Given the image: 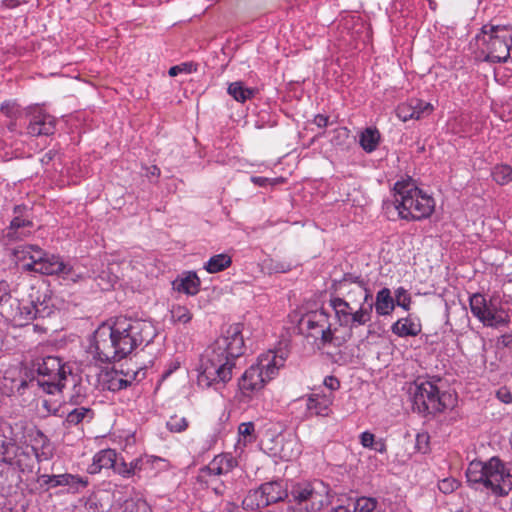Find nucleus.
<instances>
[{"label": "nucleus", "mask_w": 512, "mask_h": 512, "mask_svg": "<svg viewBox=\"0 0 512 512\" xmlns=\"http://www.w3.org/2000/svg\"><path fill=\"white\" fill-rule=\"evenodd\" d=\"M363 295H362V298L359 302V306L360 305H364V306H367L368 304H372V298H373V295H372V292L370 291V289L367 287V284L366 282L364 283V290H363Z\"/></svg>", "instance_id": "nucleus-53"}, {"label": "nucleus", "mask_w": 512, "mask_h": 512, "mask_svg": "<svg viewBox=\"0 0 512 512\" xmlns=\"http://www.w3.org/2000/svg\"><path fill=\"white\" fill-rule=\"evenodd\" d=\"M169 431L174 433H181L188 428V421L185 417L171 416L166 423Z\"/></svg>", "instance_id": "nucleus-41"}, {"label": "nucleus", "mask_w": 512, "mask_h": 512, "mask_svg": "<svg viewBox=\"0 0 512 512\" xmlns=\"http://www.w3.org/2000/svg\"><path fill=\"white\" fill-rule=\"evenodd\" d=\"M27 134L32 137L50 136L56 130V118L40 108H34L29 114Z\"/></svg>", "instance_id": "nucleus-17"}, {"label": "nucleus", "mask_w": 512, "mask_h": 512, "mask_svg": "<svg viewBox=\"0 0 512 512\" xmlns=\"http://www.w3.org/2000/svg\"><path fill=\"white\" fill-rule=\"evenodd\" d=\"M471 313L484 326L499 328L507 326L510 322L508 312L502 306L499 294L494 293L487 300L484 295L475 293L469 298Z\"/></svg>", "instance_id": "nucleus-11"}, {"label": "nucleus", "mask_w": 512, "mask_h": 512, "mask_svg": "<svg viewBox=\"0 0 512 512\" xmlns=\"http://www.w3.org/2000/svg\"><path fill=\"white\" fill-rule=\"evenodd\" d=\"M380 139V132L377 128L367 127L359 135V144L366 153H372L377 149Z\"/></svg>", "instance_id": "nucleus-26"}, {"label": "nucleus", "mask_w": 512, "mask_h": 512, "mask_svg": "<svg viewBox=\"0 0 512 512\" xmlns=\"http://www.w3.org/2000/svg\"><path fill=\"white\" fill-rule=\"evenodd\" d=\"M324 386L330 390V392L333 393V391L339 389L340 382L339 380L334 376H327L324 379Z\"/></svg>", "instance_id": "nucleus-50"}, {"label": "nucleus", "mask_w": 512, "mask_h": 512, "mask_svg": "<svg viewBox=\"0 0 512 512\" xmlns=\"http://www.w3.org/2000/svg\"><path fill=\"white\" fill-rule=\"evenodd\" d=\"M363 290H364V285H359V286H352V287L348 286L347 290H341V291L346 294L349 302L359 303L362 298L363 292H364Z\"/></svg>", "instance_id": "nucleus-43"}, {"label": "nucleus", "mask_w": 512, "mask_h": 512, "mask_svg": "<svg viewBox=\"0 0 512 512\" xmlns=\"http://www.w3.org/2000/svg\"><path fill=\"white\" fill-rule=\"evenodd\" d=\"M330 487L321 480L292 484L285 512H320L330 503Z\"/></svg>", "instance_id": "nucleus-6"}, {"label": "nucleus", "mask_w": 512, "mask_h": 512, "mask_svg": "<svg viewBox=\"0 0 512 512\" xmlns=\"http://www.w3.org/2000/svg\"><path fill=\"white\" fill-rule=\"evenodd\" d=\"M313 123L319 128H325L329 124V117L327 115L317 114L313 119Z\"/></svg>", "instance_id": "nucleus-55"}, {"label": "nucleus", "mask_w": 512, "mask_h": 512, "mask_svg": "<svg viewBox=\"0 0 512 512\" xmlns=\"http://www.w3.org/2000/svg\"><path fill=\"white\" fill-rule=\"evenodd\" d=\"M0 111L8 118H16L19 113L16 103L13 101H5L2 103Z\"/></svg>", "instance_id": "nucleus-47"}, {"label": "nucleus", "mask_w": 512, "mask_h": 512, "mask_svg": "<svg viewBox=\"0 0 512 512\" xmlns=\"http://www.w3.org/2000/svg\"><path fill=\"white\" fill-rule=\"evenodd\" d=\"M330 306L333 308L340 326L353 329L367 324L372 319V304L360 305L357 310H353L348 300L342 297H333L330 299Z\"/></svg>", "instance_id": "nucleus-13"}, {"label": "nucleus", "mask_w": 512, "mask_h": 512, "mask_svg": "<svg viewBox=\"0 0 512 512\" xmlns=\"http://www.w3.org/2000/svg\"><path fill=\"white\" fill-rule=\"evenodd\" d=\"M13 444L11 439H8L5 435L0 434V461L6 462L9 456V451Z\"/></svg>", "instance_id": "nucleus-45"}, {"label": "nucleus", "mask_w": 512, "mask_h": 512, "mask_svg": "<svg viewBox=\"0 0 512 512\" xmlns=\"http://www.w3.org/2000/svg\"><path fill=\"white\" fill-rule=\"evenodd\" d=\"M60 485L68 486L75 493L80 488H85L88 485V479L79 475L64 473L60 474Z\"/></svg>", "instance_id": "nucleus-33"}, {"label": "nucleus", "mask_w": 512, "mask_h": 512, "mask_svg": "<svg viewBox=\"0 0 512 512\" xmlns=\"http://www.w3.org/2000/svg\"><path fill=\"white\" fill-rule=\"evenodd\" d=\"M331 512H350L346 507L344 506H338L336 508H333Z\"/></svg>", "instance_id": "nucleus-64"}, {"label": "nucleus", "mask_w": 512, "mask_h": 512, "mask_svg": "<svg viewBox=\"0 0 512 512\" xmlns=\"http://www.w3.org/2000/svg\"><path fill=\"white\" fill-rule=\"evenodd\" d=\"M227 92L237 102L244 103L254 97L256 89L246 87L242 81H235L229 84Z\"/></svg>", "instance_id": "nucleus-27"}, {"label": "nucleus", "mask_w": 512, "mask_h": 512, "mask_svg": "<svg viewBox=\"0 0 512 512\" xmlns=\"http://www.w3.org/2000/svg\"><path fill=\"white\" fill-rule=\"evenodd\" d=\"M413 409L423 415H435L453 408L456 397L450 393L441 392L438 386L430 380L415 384L413 392Z\"/></svg>", "instance_id": "nucleus-10"}, {"label": "nucleus", "mask_w": 512, "mask_h": 512, "mask_svg": "<svg viewBox=\"0 0 512 512\" xmlns=\"http://www.w3.org/2000/svg\"><path fill=\"white\" fill-rule=\"evenodd\" d=\"M459 487V482L454 478H445L438 483L439 490L444 494H449Z\"/></svg>", "instance_id": "nucleus-44"}, {"label": "nucleus", "mask_w": 512, "mask_h": 512, "mask_svg": "<svg viewBox=\"0 0 512 512\" xmlns=\"http://www.w3.org/2000/svg\"><path fill=\"white\" fill-rule=\"evenodd\" d=\"M242 331V324L234 323L205 349L198 368L199 386L210 388L218 384L225 385L232 379L235 361L244 354Z\"/></svg>", "instance_id": "nucleus-2"}, {"label": "nucleus", "mask_w": 512, "mask_h": 512, "mask_svg": "<svg viewBox=\"0 0 512 512\" xmlns=\"http://www.w3.org/2000/svg\"><path fill=\"white\" fill-rule=\"evenodd\" d=\"M334 401L332 392H316L306 398V417H327L331 413V405Z\"/></svg>", "instance_id": "nucleus-20"}, {"label": "nucleus", "mask_w": 512, "mask_h": 512, "mask_svg": "<svg viewBox=\"0 0 512 512\" xmlns=\"http://www.w3.org/2000/svg\"><path fill=\"white\" fill-rule=\"evenodd\" d=\"M483 61L504 63L510 58L512 48V27L508 25L485 24L475 38Z\"/></svg>", "instance_id": "nucleus-7"}, {"label": "nucleus", "mask_w": 512, "mask_h": 512, "mask_svg": "<svg viewBox=\"0 0 512 512\" xmlns=\"http://www.w3.org/2000/svg\"><path fill=\"white\" fill-rule=\"evenodd\" d=\"M512 473L497 456L487 461L474 460L466 470L468 485L480 491H487L495 497H506L512 490Z\"/></svg>", "instance_id": "nucleus-3"}, {"label": "nucleus", "mask_w": 512, "mask_h": 512, "mask_svg": "<svg viewBox=\"0 0 512 512\" xmlns=\"http://www.w3.org/2000/svg\"><path fill=\"white\" fill-rule=\"evenodd\" d=\"M20 5L21 1L19 0H2L0 3L2 9H15Z\"/></svg>", "instance_id": "nucleus-56"}, {"label": "nucleus", "mask_w": 512, "mask_h": 512, "mask_svg": "<svg viewBox=\"0 0 512 512\" xmlns=\"http://www.w3.org/2000/svg\"><path fill=\"white\" fill-rule=\"evenodd\" d=\"M493 180L501 186L512 182V167L508 164H496L491 171Z\"/></svg>", "instance_id": "nucleus-30"}, {"label": "nucleus", "mask_w": 512, "mask_h": 512, "mask_svg": "<svg viewBox=\"0 0 512 512\" xmlns=\"http://www.w3.org/2000/svg\"><path fill=\"white\" fill-rule=\"evenodd\" d=\"M140 374L144 377L145 372L139 369L132 371V375H130L129 370L125 373L116 370L106 371L100 375L102 389L113 392L119 391L129 386L133 380H137Z\"/></svg>", "instance_id": "nucleus-18"}, {"label": "nucleus", "mask_w": 512, "mask_h": 512, "mask_svg": "<svg viewBox=\"0 0 512 512\" xmlns=\"http://www.w3.org/2000/svg\"><path fill=\"white\" fill-rule=\"evenodd\" d=\"M238 506L234 502H227L225 506V510L227 512H234Z\"/></svg>", "instance_id": "nucleus-61"}, {"label": "nucleus", "mask_w": 512, "mask_h": 512, "mask_svg": "<svg viewBox=\"0 0 512 512\" xmlns=\"http://www.w3.org/2000/svg\"><path fill=\"white\" fill-rule=\"evenodd\" d=\"M251 181L255 184V185H258V186H265L268 182H269V179L268 178H265V177H260V176H253L251 178Z\"/></svg>", "instance_id": "nucleus-60"}, {"label": "nucleus", "mask_w": 512, "mask_h": 512, "mask_svg": "<svg viewBox=\"0 0 512 512\" xmlns=\"http://www.w3.org/2000/svg\"><path fill=\"white\" fill-rule=\"evenodd\" d=\"M375 436L369 431H365L360 435V443L363 447L371 449L374 447Z\"/></svg>", "instance_id": "nucleus-49"}, {"label": "nucleus", "mask_w": 512, "mask_h": 512, "mask_svg": "<svg viewBox=\"0 0 512 512\" xmlns=\"http://www.w3.org/2000/svg\"><path fill=\"white\" fill-rule=\"evenodd\" d=\"M433 111V106L421 99L413 98L401 103L396 108L397 117L403 122L415 119L419 120L428 116Z\"/></svg>", "instance_id": "nucleus-19"}, {"label": "nucleus", "mask_w": 512, "mask_h": 512, "mask_svg": "<svg viewBox=\"0 0 512 512\" xmlns=\"http://www.w3.org/2000/svg\"><path fill=\"white\" fill-rule=\"evenodd\" d=\"M365 281L364 279L359 275H354L352 273H346L343 275V277L334 282V288L335 290H347V287L359 286L364 285Z\"/></svg>", "instance_id": "nucleus-35"}, {"label": "nucleus", "mask_w": 512, "mask_h": 512, "mask_svg": "<svg viewBox=\"0 0 512 512\" xmlns=\"http://www.w3.org/2000/svg\"><path fill=\"white\" fill-rule=\"evenodd\" d=\"M36 370L38 373L37 383L48 394L59 392L64 387V381L70 368L57 356H46L37 360Z\"/></svg>", "instance_id": "nucleus-12"}, {"label": "nucleus", "mask_w": 512, "mask_h": 512, "mask_svg": "<svg viewBox=\"0 0 512 512\" xmlns=\"http://www.w3.org/2000/svg\"><path fill=\"white\" fill-rule=\"evenodd\" d=\"M496 395H497V398H498L501 402H503V403H505V404H509V403H511V402H512V394H511V392H510L508 389H506V388H501V389H499V390L497 391V394H496Z\"/></svg>", "instance_id": "nucleus-52"}, {"label": "nucleus", "mask_w": 512, "mask_h": 512, "mask_svg": "<svg viewBox=\"0 0 512 512\" xmlns=\"http://www.w3.org/2000/svg\"><path fill=\"white\" fill-rule=\"evenodd\" d=\"M421 330L420 322L411 317L401 318L391 326L392 333L402 338L415 337L421 333Z\"/></svg>", "instance_id": "nucleus-21"}, {"label": "nucleus", "mask_w": 512, "mask_h": 512, "mask_svg": "<svg viewBox=\"0 0 512 512\" xmlns=\"http://www.w3.org/2000/svg\"><path fill=\"white\" fill-rule=\"evenodd\" d=\"M162 459L155 456H140L134 459V469L136 471V476L141 477L142 473H149L154 470V465L157 462H160Z\"/></svg>", "instance_id": "nucleus-31"}, {"label": "nucleus", "mask_w": 512, "mask_h": 512, "mask_svg": "<svg viewBox=\"0 0 512 512\" xmlns=\"http://www.w3.org/2000/svg\"><path fill=\"white\" fill-rule=\"evenodd\" d=\"M330 314L324 309L309 311L300 320V329L307 339L318 349L326 347L340 348L351 337V333L338 334V329L332 328Z\"/></svg>", "instance_id": "nucleus-5"}, {"label": "nucleus", "mask_w": 512, "mask_h": 512, "mask_svg": "<svg viewBox=\"0 0 512 512\" xmlns=\"http://www.w3.org/2000/svg\"><path fill=\"white\" fill-rule=\"evenodd\" d=\"M80 390L81 388L79 387L78 390L70 397V405H74L75 407L71 409L67 407L66 411H64L66 416L62 424L67 430L83 423H90L95 417L93 409L82 405L86 396L81 394Z\"/></svg>", "instance_id": "nucleus-15"}, {"label": "nucleus", "mask_w": 512, "mask_h": 512, "mask_svg": "<svg viewBox=\"0 0 512 512\" xmlns=\"http://www.w3.org/2000/svg\"><path fill=\"white\" fill-rule=\"evenodd\" d=\"M32 448L38 461L48 460L52 457L50 440L41 431L37 432L35 444Z\"/></svg>", "instance_id": "nucleus-29"}, {"label": "nucleus", "mask_w": 512, "mask_h": 512, "mask_svg": "<svg viewBox=\"0 0 512 512\" xmlns=\"http://www.w3.org/2000/svg\"><path fill=\"white\" fill-rule=\"evenodd\" d=\"M503 342L506 346L510 345L512 343V333L509 335H504Z\"/></svg>", "instance_id": "nucleus-63"}, {"label": "nucleus", "mask_w": 512, "mask_h": 512, "mask_svg": "<svg viewBox=\"0 0 512 512\" xmlns=\"http://www.w3.org/2000/svg\"><path fill=\"white\" fill-rule=\"evenodd\" d=\"M373 306H375V311L379 316H387L393 312L395 301L389 288L384 287L377 292Z\"/></svg>", "instance_id": "nucleus-24"}, {"label": "nucleus", "mask_w": 512, "mask_h": 512, "mask_svg": "<svg viewBox=\"0 0 512 512\" xmlns=\"http://www.w3.org/2000/svg\"><path fill=\"white\" fill-rule=\"evenodd\" d=\"M39 481L42 485H47L48 488H55L60 485V474L58 475H41Z\"/></svg>", "instance_id": "nucleus-48"}, {"label": "nucleus", "mask_w": 512, "mask_h": 512, "mask_svg": "<svg viewBox=\"0 0 512 512\" xmlns=\"http://www.w3.org/2000/svg\"><path fill=\"white\" fill-rule=\"evenodd\" d=\"M262 493L265 496L266 503L273 504L283 501L285 498L289 499V491L283 487L281 482L271 481L260 485Z\"/></svg>", "instance_id": "nucleus-23"}, {"label": "nucleus", "mask_w": 512, "mask_h": 512, "mask_svg": "<svg viewBox=\"0 0 512 512\" xmlns=\"http://www.w3.org/2000/svg\"><path fill=\"white\" fill-rule=\"evenodd\" d=\"M350 130L346 127H338L332 131L330 142L333 146L344 150L349 146Z\"/></svg>", "instance_id": "nucleus-34"}, {"label": "nucleus", "mask_w": 512, "mask_h": 512, "mask_svg": "<svg viewBox=\"0 0 512 512\" xmlns=\"http://www.w3.org/2000/svg\"><path fill=\"white\" fill-rule=\"evenodd\" d=\"M394 301L395 305L402 307L404 310L408 311L410 309L411 296L405 288L399 287L395 290Z\"/></svg>", "instance_id": "nucleus-42"}, {"label": "nucleus", "mask_w": 512, "mask_h": 512, "mask_svg": "<svg viewBox=\"0 0 512 512\" xmlns=\"http://www.w3.org/2000/svg\"><path fill=\"white\" fill-rule=\"evenodd\" d=\"M113 470L115 473L119 474L123 478H130L136 476V471L134 469V460L130 463L124 461L123 458L116 457L115 465L113 466Z\"/></svg>", "instance_id": "nucleus-36"}, {"label": "nucleus", "mask_w": 512, "mask_h": 512, "mask_svg": "<svg viewBox=\"0 0 512 512\" xmlns=\"http://www.w3.org/2000/svg\"><path fill=\"white\" fill-rule=\"evenodd\" d=\"M197 69V65L190 62V63H183L181 65H176V66H172L170 69H169V75L174 77L176 75H178V73L180 72H188V73H191V72H195Z\"/></svg>", "instance_id": "nucleus-46"}, {"label": "nucleus", "mask_w": 512, "mask_h": 512, "mask_svg": "<svg viewBox=\"0 0 512 512\" xmlns=\"http://www.w3.org/2000/svg\"><path fill=\"white\" fill-rule=\"evenodd\" d=\"M232 263L231 257L227 254L212 256L205 265L209 273H218L229 267Z\"/></svg>", "instance_id": "nucleus-32"}, {"label": "nucleus", "mask_w": 512, "mask_h": 512, "mask_svg": "<svg viewBox=\"0 0 512 512\" xmlns=\"http://www.w3.org/2000/svg\"><path fill=\"white\" fill-rule=\"evenodd\" d=\"M171 316L175 322L182 324H186L192 319V314L189 309L181 305H175L172 307Z\"/></svg>", "instance_id": "nucleus-40"}, {"label": "nucleus", "mask_w": 512, "mask_h": 512, "mask_svg": "<svg viewBox=\"0 0 512 512\" xmlns=\"http://www.w3.org/2000/svg\"><path fill=\"white\" fill-rule=\"evenodd\" d=\"M123 512H152V509L146 500L138 498L126 500Z\"/></svg>", "instance_id": "nucleus-38"}, {"label": "nucleus", "mask_w": 512, "mask_h": 512, "mask_svg": "<svg viewBox=\"0 0 512 512\" xmlns=\"http://www.w3.org/2000/svg\"><path fill=\"white\" fill-rule=\"evenodd\" d=\"M117 452L114 449H103L96 453L93 457V462L88 467L90 474H97L103 468L109 469L115 465Z\"/></svg>", "instance_id": "nucleus-22"}, {"label": "nucleus", "mask_w": 512, "mask_h": 512, "mask_svg": "<svg viewBox=\"0 0 512 512\" xmlns=\"http://www.w3.org/2000/svg\"><path fill=\"white\" fill-rule=\"evenodd\" d=\"M285 357L274 351H268L258 357L256 364L251 365L238 380V387L244 396H251L261 390L284 365Z\"/></svg>", "instance_id": "nucleus-9"}, {"label": "nucleus", "mask_w": 512, "mask_h": 512, "mask_svg": "<svg viewBox=\"0 0 512 512\" xmlns=\"http://www.w3.org/2000/svg\"><path fill=\"white\" fill-rule=\"evenodd\" d=\"M33 227L31 209L25 205H16L13 209V218L7 228L6 237L9 240H19L31 233Z\"/></svg>", "instance_id": "nucleus-16"}, {"label": "nucleus", "mask_w": 512, "mask_h": 512, "mask_svg": "<svg viewBox=\"0 0 512 512\" xmlns=\"http://www.w3.org/2000/svg\"><path fill=\"white\" fill-rule=\"evenodd\" d=\"M58 156V152L54 149L48 150L41 157V163L44 165L50 164L56 157Z\"/></svg>", "instance_id": "nucleus-54"}, {"label": "nucleus", "mask_w": 512, "mask_h": 512, "mask_svg": "<svg viewBox=\"0 0 512 512\" xmlns=\"http://www.w3.org/2000/svg\"><path fill=\"white\" fill-rule=\"evenodd\" d=\"M371 449H373L381 454L386 453V451H387L386 443L383 439L375 440L374 447H372Z\"/></svg>", "instance_id": "nucleus-58"}, {"label": "nucleus", "mask_w": 512, "mask_h": 512, "mask_svg": "<svg viewBox=\"0 0 512 512\" xmlns=\"http://www.w3.org/2000/svg\"><path fill=\"white\" fill-rule=\"evenodd\" d=\"M146 174L145 176L149 179L152 177L158 178L160 176V169L156 165H152L150 167H145Z\"/></svg>", "instance_id": "nucleus-57"}, {"label": "nucleus", "mask_w": 512, "mask_h": 512, "mask_svg": "<svg viewBox=\"0 0 512 512\" xmlns=\"http://www.w3.org/2000/svg\"><path fill=\"white\" fill-rule=\"evenodd\" d=\"M393 207L401 219L418 221L428 218L434 211V199L422 192L410 181H398L394 184V200L384 202V209Z\"/></svg>", "instance_id": "nucleus-4"}, {"label": "nucleus", "mask_w": 512, "mask_h": 512, "mask_svg": "<svg viewBox=\"0 0 512 512\" xmlns=\"http://www.w3.org/2000/svg\"><path fill=\"white\" fill-rule=\"evenodd\" d=\"M237 466V460L228 453L216 455L208 465L199 469L196 481L208 486L213 477L227 475Z\"/></svg>", "instance_id": "nucleus-14"}, {"label": "nucleus", "mask_w": 512, "mask_h": 512, "mask_svg": "<svg viewBox=\"0 0 512 512\" xmlns=\"http://www.w3.org/2000/svg\"><path fill=\"white\" fill-rule=\"evenodd\" d=\"M173 287L187 295H196L199 292L200 280L195 272H188L184 277L176 279Z\"/></svg>", "instance_id": "nucleus-25"}, {"label": "nucleus", "mask_w": 512, "mask_h": 512, "mask_svg": "<svg viewBox=\"0 0 512 512\" xmlns=\"http://www.w3.org/2000/svg\"><path fill=\"white\" fill-rule=\"evenodd\" d=\"M429 437L426 434H418L416 438V446L419 451L422 450V444H428Z\"/></svg>", "instance_id": "nucleus-59"}, {"label": "nucleus", "mask_w": 512, "mask_h": 512, "mask_svg": "<svg viewBox=\"0 0 512 512\" xmlns=\"http://www.w3.org/2000/svg\"><path fill=\"white\" fill-rule=\"evenodd\" d=\"M239 434L246 437L251 436L254 432V424L252 422L241 423L238 428Z\"/></svg>", "instance_id": "nucleus-51"}, {"label": "nucleus", "mask_w": 512, "mask_h": 512, "mask_svg": "<svg viewBox=\"0 0 512 512\" xmlns=\"http://www.w3.org/2000/svg\"><path fill=\"white\" fill-rule=\"evenodd\" d=\"M375 498L360 497L356 500L353 512H380Z\"/></svg>", "instance_id": "nucleus-37"}, {"label": "nucleus", "mask_w": 512, "mask_h": 512, "mask_svg": "<svg viewBox=\"0 0 512 512\" xmlns=\"http://www.w3.org/2000/svg\"><path fill=\"white\" fill-rule=\"evenodd\" d=\"M9 294L5 289L0 288V303L9 299Z\"/></svg>", "instance_id": "nucleus-62"}, {"label": "nucleus", "mask_w": 512, "mask_h": 512, "mask_svg": "<svg viewBox=\"0 0 512 512\" xmlns=\"http://www.w3.org/2000/svg\"><path fill=\"white\" fill-rule=\"evenodd\" d=\"M14 256L24 271L63 276L71 273V267L60 256L45 252L36 245L18 246L14 249Z\"/></svg>", "instance_id": "nucleus-8"}, {"label": "nucleus", "mask_w": 512, "mask_h": 512, "mask_svg": "<svg viewBox=\"0 0 512 512\" xmlns=\"http://www.w3.org/2000/svg\"><path fill=\"white\" fill-rule=\"evenodd\" d=\"M269 506L260 487L250 490L242 501V507L245 510H258Z\"/></svg>", "instance_id": "nucleus-28"}, {"label": "nucleus", "mask_w": 512, "mask_h": 512, "mask_svg": "<svg viewBox=\"0 0 512 512\" xmlns=\"http://www.w3.org/2000/svg\"><path fill=\"white\" fill-rule=\"evenodd\" d=\"M50 313L51 308L44 302L39 304L32 302L31 309L27 311L26 319L32 320L36 318H44L46 316H49Z\"/></svg>", "instance_id": "nucleus-39"}, {"label": "nucleus", "mask_w": 512, "mask_h": 512, "mask_svg": "<svg viewBox=\"0 0 512 512\" xmlns=\"http://www.w3.org/2000/svg\"><path fill=\"white\" fill-rule=\"evenodd\" d=\"M155 336L151 322L119 316L98 326L89 338L87 353L101 363L120 361Z\"/></svg>", "instance_id": "nucleus-1"}]
</instances>
